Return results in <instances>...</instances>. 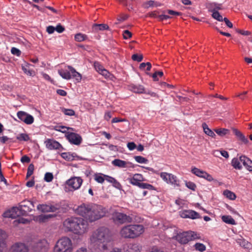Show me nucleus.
<instances>
[{
	"mask_svg": "<svg viewBox=\"0 0 252 252\" xmlns=\"http://www.w3.org/2000/svg\"><path fill=\"white\" fill-rule=\"evenodd\" d=\"M223 194L227 198L232 200H235L236 198V196L234 192L227 189L224 190Z\"/></svg>",
	"mask_w": 252,
	"mask_h": 252,
	"instance_id": "nucleus-31",
	"label": "nucleus"
},
{
	"mask_svg": "<svg viewBox=\"0 0 252 252\" xmlns=\"http://www.w3.org/2000/svg\"><path fill=\"white\" fill-rule=\"evenodd\" d=\"M215 131L220 136H223L229 133V130L226 128H217L215 129Z\"/></svg>",
	"mask_w": 252,
	"mask_h": 252,
	"instance_id": "nucleus-32",
	"label": "nucleus"
},
{
	"mask_svg": "<svg viewBox=\"0 0 252 252\" xmlns=\"http://www.w3.org/2000/svg\"><path fill=\"white\" fill-rule=\"evenodd\" d=\"M127 147L129 150H133L136 147V146L134 142H129L127 144Z\"/></svg>",
	"mask_w": 252,
	"mask_h": 252,
	"instance_id": "nucleus-62",
	"label": "nucleus"
},
{
	"mask_svg": "<svg viewBox=\"0 0 252 252\" xmlns=\"http://www.w3.org/2000/svg\"><path fill=\"white\" fill-rule=\"evenodd\" d=\"M249 158L247 157L245 155H242L240 156L239 159L240 161V163L242 162L244 166V167L246 166V164L247 163V162L248 161L249 159Z\"/></svg>",
	"mask_w": 252,
	"mask_h": 252,
	"instance_id": "nucleus-49",
	"label": "nucleus"
},
{
	"mask_svg": "<svg viewBox=\"0 0 252 252\" xmlns=\"http://www.w3.org/2000/svg\"><path fill=\"white\" fill-rule=\"evenodd\" d=\"M70 128V127H68L65 126H56L54 128V129L56 131H60L62 133H66L67 131Z\"/></svg>",
	"mask_w": 252,
	"mask_h": 252,
	"instance_id": "nucleus-40",
	"label": "nucleus"
},
{
	"mask_svg": "<svg viewBox=\"0 0 252 252\" xmlns=\"http://www.w3.org/2000/svg\"><path fill=\"white\" fill-rule=\"evenodd\" d=\"M215 152L220 153L221 155L226 158H227L229 157V154L226 151H224V150L216 151Z\"/></svg>",
	"mask_w": 252,
	"mask_h": 252,
	"instance_id": "nucleus-58",
	"label": "nucleus"
},
{
	"mask_svg": "<svg viewBox=\"0 0 252 252\" xmlns=\"http://www.w3.org/2000/svg\"><path fill=\"white\" fill-rule=\"evenodd\" d=\"M72 241L67 237H63L56 242L53 252H72Z\"/></svg>",
	"mask_w": 252,
	"mask_h": 252,
	"instance_id": "nucleus-5",
	"label": "nucleus"
},
{
	"mask_svg": "<svg viewBox=\"0 0 252 252\" xmlns=\"http://www.w3.org/2000/svg\"><path fill=\"white\" fill-rule=\"evenodd\" d=\"M157 18L160 21H163L164 20L168 19L170 18L171 17L167 15L161 14V15L158 16Z\"/></svg>",
	"mask_w": 252,
	"mask_h": 252,
	"instance_id": "nucleus-60",
	"label": "nucleus"
},
{
	"mask_svg": "<svg viewBox=\"0 0 252 252\" xmlns=\"http://www.w3.org/2000/svg\"><path fill=\"white\" fill-rule=\"evenodd\" d=\"M61 157L67 161H72L74 159V156L70 153H63Z\"/></svg>",
	"mask_w": 252,
	"mask_h": 252,
	"instance_id": "nucleus-33",
	"label": "nucleus"
},
{
	"mask_svg": "<svg viewBox=\"0 0 252 252\" xmlns=\"http://www.w3.org/2000/svg\"><path fill=\"white\" fill-rule=\"evenodd\" d=\"M135 160L140 163H146L148 161V159L142 156H135Z\"/></svg>",
	"mask_w": 252,
	"mask_h": 252,
	"instance_id": "nucleus-42",
	"label": "nucleus"
},
{
	"mask_svg": "<svg viewBox=\"0 0 252 252\" xmlns=\"http://www.w3.org/2000/svg\"><path fill=\"white\" fill-rule=\"evenodd\" d=\"M186 186L187 188H188L189 189L194 191L196 189V185L193 183V182H187L186 181Z\"/></svg>",
	"mask_w": 252,
	"mask_h": 252,
	"instance_id": "nucleus-45",
	"label": "nucleus"
},
{
	"mask_svg": "<svg viewBox=\"0 0 252 252\" xmlns=\"http://www.w3.org/2000/svg\"><path fill=\"white\" fill-rule=\"evenodd\" d=\"M129 182L132 185L138 186L140 182L138 181L133 176L132 177L128 178L127 179Z\"/></svg>",
	"mask_w": 252,
	"mask_h": 252,
	"instance_id": "nucleus-46",
	"label": "nucleus"
},
{
	"mask_svg": "<svg viewBox=\"0 0 252 252\" xmlns=\"http://www.w3.org/2000/svg\"><path fill=\"white\" fill-rule=\"evenodd\" d=\"M175 237L178 242L183 244H187L190 241L201 238L199 233L191 231L178 233Z\"/></svg>",
	"mask_w": 252,
	"mask_h": 252,
	"instance_id": "nucleus-7",
	"label": "nucleus"
},
{
	"mask_svg": "<svg viewBox=\"0 0 252 252\" xmlns=\"http://www.w3.org/2000/svg\"><path fill=\"white\" fill-rule=\"evenodd\" d=\"M123 36L125 39H128L132 36V33L128 30H125L123 32Z\"/></svg>",
	"mask_w": 252,
	"mask_h": 252,
	"instance_id": "nucleus-51",
	"label": "nucleus"
},
{
	"mask_svg": "<svg viewBox=\"0 0 252 252\" xmlns=\"http://www.w3.org/2000/svg\"><path fill=\"white\" fill-rule=\"evenodd\" d=\"M66 68L61 69L58 70V73L63 79L70 80L71 78L75 79L77 82H81L82 80L81 74L77 72L72 66L67 65Z\"/></svg>",
	"mask_w": 252,
	"mask_h": 252,
	"instance_id": "nucleus-6",
	"label": "nucleus"
},
{
	"mask_svg": "<svg viewBox=\"0 0 252 252\" xmlns=\"http://www.w3.org/2000/svg\"><path fill=\"white\" fill-rule=\"evenodd\" d=\"M104 175L101 174H95L94 176V179L97 183L102 184L105 181Z\"/></svg>",
	"mask_w": 252,
	"mask_h": 252,
	"instance_id": "nucleus-35",
	"label": "nucleus"
},
{
	"mask_svg": "<svg viewBox=\"0 0 252 252\" xmlns=\"http://www.w3.org/2000/svg\"><path fill=\"white\" fill-rule=\"evenodd\" d=\"M75 40L77 42H82L86 40L88 38L87 35L81 33H78L75 35Z\"/></svg>",
	"mask_w": 252,
	"mask_h": 252,
	"instance_id": "nucleus-30",
	"label": "nucleus"
},
{
	"mask_svg": "<svg viewBox=\"0 0 252 252\" xmlns=\"http://www.w3.org/2000/svg\"><path fill=\"white\" fill-rule=\"evenodd\" d=\"M93 31L94 32H98L99 31L108 30L109 26L105 24H94L92 26Z\"/></svg>",
	"mask_w": 252,
	"mask_h": 252,
	"instance_id": "nucleus-23",
	"label": "nucleus"
},
{
	"mask_svg": "<svg viewBox=\"0 0 252 252\" xmlns=\"http://www.w3.org/2000/svg\"><path fill=\"white\" fill-rule=\"evenodd\" d=\"M52 217V215H40L38 217V220L40 222H45L47 220L51 218Z\"/></svg>",
	"mask_w": 252,
	"mask_h": 252,
	"instance_id": "nucleus-47",
	"label": "nucleus"
},
{
	"mask_svg": "<svg viewBox=\"0 0 252 252\" xmlns=\"http://www.w3.org/2000/svg\"><path fill=\"white\" fill-rule=\"evenodd\" d=\"M60 205L56 204L55 205L51 204H39L37 206V209L43 213L55 212L60 209Z\"/></svg>",
	"mask_w": 252,
	"mask_h": 252,
	"instance_id": "nucleus-11",
	"label": "nucleus"
},
{
	"mask_svg": "<svg viewBox=\"0 0 252 252\" xmlns=\"http://www.w3.org/2000/svg\"><path fill=\"white\" fill-rule=\"evenodd\" d=\"M112 164L119 168H127L131 166L132 163L120 159H115L112 161Z\"/></svg>",
	"mask_w": 252,
	"mask_h": 252,
	"instance_id": "nucleus-20",
	"label": "nucleus"
},
{
	"mask_svg": "<svg viewBox=\"0 0 252 252\" xmlns=\"http://www.w3.org/2000/svg\"><path fill=\"white\" fill-rule=\"evenodd\" d=\"M34 170V166L32 163H31L28 166L26 179H28L33 174Z\"/></svg>",
	"mask_w": 252,
	"mask_h": 252,
	"instance_id": "nucleus-39",
	"label": "nucleus"
},
{
	"mask_svg": "<svg viewBox=\"0 0 252 252\" xmlns=\"http://www.w3.org/2000/svg\"><path fill=\"white\" fill-rule=\"evenodd\" d=\"M167 13L171 15L180 16L182 15V13L177 12L172 10H167Z\"/></svg>",
	"mask_w": 252,
	"mask_h": 252,
	"instance_id": "nucleus-57",
	"label": "nucleus"
},
{
	"mask_svg": "<svg viewBox=\"0 0 252 252\" xmlns=\"http://www.w3.org/2000/svg\"><path fill=\"white\" fill-rule=\"evenodd\" d=\"M212 17L217 20L218 21H223V18H222V16L220 14V13L217 11V10H215V9L213 10L212 11Z\"/></svg>",
	"mask_w": 252,
	"mask_h": 252,
	"instance_id": "nucleus-36",
	"label": "nucleus"
},
{
	"mask_svg": "<svg viewBox=\"0 0 252 252\" xmlns=\"http://www.w3.org/2000/svg\"><path fill=\"white\" fill-rule=\"evenodd\" d=\"M139 188L143 189H148L149 190H154L155 189V188L153 186L150 184L148 183H140L138 186H137Z\"/></svg>",
	"mask_w": 252,
	"mask_h": 252,
	"instance_id": "nucleus-34",
	"label": "nucleus"
},
{
	"mask_svg": "<svg viewBox=\"0 0 252 252\" xmlns=\"http://www.w3.org/2000/svg\"><path fill=\"white\" fill-rule=\"evenodd\" d=\"M30 64L28 63H26L25 65H22V69L25 74L29 76H32L34 73V71L29 68Z\"/></svg>",
	"mask_w": 252,
	"mask_h": 252,
	"instance_id": "nucleus-27",
	"label": "nucleus"
},
{
	"mask_svg": "<svg viewBox=\"0 0 252 252\" xmlns=\"http://www.w3.org/2000/svg\"><path fill=\"white\" fill-rule=\"evenodd\" d=\"M31 249L32 252H48L49 244L46 239H41L34 242Z\"/></svg>",
	"mask_w": 252,
	"mask_h": 252,
	"instance_id": "nucleus-9",
	"label": "nucleus"
},
{
	"mask_svg": "<svg viewBox=\"0 0 252 252\" xmlns=\"http://www.w3.org/2000/svg\"><path fill=\"white\" fill-rule=\"evenodd\" d=\"M223 21H224L225 24L228 27L230 28H232L233 27L232 23L230 21H229V20L227 18H224Z\"/></svg>",
	"mask_w": 252,
	"mask_h": 252,
	"instance_id": "nucleus-63",
	"label": "nucleus"
},
{
	"mask_svg": "<svg viewBox=\"0 0 252 252\" xmlns=\"http://www.w3.org/2000/svg\"><path fill=\"white\" fill-rule=\"evenodd\" d=\"M129 90L135 93L142 94L145 93L144 87L141 85L132 84L129 86Z\"/></svg>",
	"mask_w": 252,
	"mask_h": 252,
	"instance_id": "nucleus-21",
	"label": "nucleus"
},
{
	"mask_svg": "<svg viewBox=\"0 0 252 252\" xmlns=\"http://www.w3.org/2000/svg\"><path fill=\"white\" fill-rule=\"evenodd\" d=\"M136 180L139 182H142L145 181V178L143 177L142 175L140 174H135L133 176Z\"/></svg>",
	"mask_w": 252,
	"mask_h": 252,
	"instance_id": "nucleus-52",
	"label": "nucleus"
},
{
	"mask_svg": "<svg viewBox=\"0 0 252 252\" xmlns=\"http://www.w3.org/2000/svg\"><path fill=\"white\" fill-rule=\"evenodd\" d=\"M160 176L167 183L170 184L174 187H180V181L174 175L166 172H162L160 173Z\"/></svg>",
	"mask_w": 252,
	"mask_h": 252,
	"instance_id": "nucleus-10",
	"label": "nucleus"
},
{
	"mask_svg": "<svg viewBox=\"0 0 252 252\" xmlns=\"http://www.w3.org/2000/svg\"><path fill=\"white\" fill-rule=\"evenodd\" d=\"M202 178L205 179L206 180H207V181H208L209 182H211V181H212L214 180L213 177L210 174L207 173L206 172H205L204 175L203 176Z\"/></svg>",
	"mask_w": 252,
	"mask_h": 252,
	"instance_id": "nucleus-54",
	"label": "nucleus"
},
{
	"mask_svg": "<svg viewBox=\"0 0 252 252\" xmlns=\"http://www.w3.org/2000/svg\"><path fill=\"white\" fill-rule=\"evenodd\" d=\"M55 31V28L52 26H49L47 27L46 31L49 34L53 33Z\"/></svg>",
	"mask_w": 252,
	"mask_h": 252,
	"instance_id": "nucleus-61",
	"label": "nucleus"
},
{
	"mask_svg": "<svg viewBox=\"0 0 252 252\" xmlns=\"http://www.w3.org/2000/svg\"><path fill=\"white\" fill-rule=\"evenodd\" d=\"M75 212L91 222L100 219L106 214L103 207L95 204L83 203L75 209Z\"/></svg>",
	"mask_w": 252,
	"mask_h": 252,
	"instance_id": "nucleus-1",
	"label": "nucleus"
},
{
	"mask_svg": "<svg viewBox=\"0 0 252 252\" xmlns=\"http://www.w3.org/2000/svg\"><path fill=\"white\" fill-rule=\"evenodd\" d=\"M179 215L183 218H189L192 220L201 218L199 213L192 210H184L179 212Z\"/></svg>",
	"mask_w": 252,
	"mask_h": 252,
	"instance_id": "nucleus-13",
	"label": "nucleus"
},
{
	"mask_svg": "<svg viewBox=\"0 0 252 252\" xmlns=\"http://www.w3.org/2000/svg\"><path fill=\"white\" fill-rule=\"evenodd\" d=\"M30 139L29 136L26 133H21L17 136V139L19 141H28Z\"/></svg>",
	"mask_w": 252,
	"mask_h": 252,
	"instance_id": "nucleus-37",
	"label": "nucleus"
},
{
	"mask_svg": "<svg viewBox=\"0 0 252 252\" xmlns=\"http://www.w3.org/2000/svg\"><path fill=\"white\" fill-rule=\"evenodd\" d=\"M63 226L66 231L72 232L74 234L81 235L86 233L88 229V224L84 219L71 217L65 219Z\"/></svg>",
	"mask_w": 252,
	"mask_h": 252,
	"instance_id": "nucleus-2",
	"label": "nucleus"
},
{
	"mask_svg": "<svg viewBox=\"0 0 252 252\" xmlns=\"http://www.w3.org/2000/svg\"><path fill=\"white\" fill-rule=\"evenodd\" d=\"M202 126L205 134L212 137H215L216 136V134L214 131L209 128L208 125L205 123H203Z\"/></svg>",
	"mask_w": 252,
	"mask_h": 252,
	"instance_id": "nucleus-25",
	"label": "nucleus"
},
{
	"mask_svg": "<svg viewBox=\"0 0 252 252\" xmlns=\"http://www.w3.org/2000/svg\"><path fill=\"white\" fill-rule=\"evenodd\" d=\"M64 30V28L60 24H58L56 27H55V31H56L59 33H62Z\"/></svg>",
	"mask_w": 252,
	"mask_h": 252,
	"instance_id": "nucleus-55",
	"label": "nucleus"
},
{
	"mask_svg": "<svg viewBox=\"0 0 252 252\" xmlns=\"http://www.w3.org/2000/svg\"><path fill=\"white\" fill-rule=\"evenodd\" d=\"M62 111L64 114V115L69 116H74L75 114V111L72 109L63 108H62Z\"/></svg>",
	"mask_w": 252,
	"mask_h": 252,
	"instance_id": "nucleus-41",
	"label": "nucleus"
},
{
	"mask_svg": "<svg viewBox=\"0 0 252 252\" xmlns=\"http://www.w3.org/2000/svg\"><path fill=\"white\" fill-rule=\"evenodd\" d=\"M233 131L235 135L243 143H244L245 144H248L249 143V140L245 136V135L241 131L235 128L233 129Z\"/></svg>",
	"mask_w": 252,
	"mask_h": 252,
	"instance_id": "nucleus-22",
	"label": "nucleus"
},
{
	"mask_svg": "<svg viewBox=\"0 0 252 252\" xmlns=\"http://www.w3.org/2000/svg\"><path fill=\"white\" fill-rule=\"evenodd\" d=\"M131 59L134 61L140 62L143 60V56L142 55H138L137 54H135L132 56Z\"/></svg>",
	"mask_w": 252,
	"mask_h": 252,
	"instance_id": "nucleus-44",
	"label": "nucleus"
},
{
	"mask_svg": "<svg viewBox=\"0 0 252 252\" xmlns=\"http://www.w3.org/2000/svg\"><path fill=\"white\" fill-rule=\"evenodd\" d=\"M245 167L249 171L252 172V160L249 158Z\"/></svg>",
	"mask_w": 252,
	"mask_h": 252,
	"instance_id": "nucleus-50",
	"label": "nucleus"
},
{
	"mask_svg": "<svg viewBox=\"0 0 252 252\" xmlns=\"http://www.w3.org/2000/svg\"><path fill=\"white\" fill-rule=\"evenodd\" d=\"M41 74L42 77L45 80H47V81L50 82L51 83H53V80L51 78V77L49 76V75H48L47 74L44 73V72H41Z\"/></svg>",
	"mask_w": 252,
	"mask_h": 252,
	"instance_id": "nucleus-56",
	"label": "nucleus"
},
{
	"mask_svg": "<svg viewBox=\"0 0 252 252\" xmlns=\"http://www.w3.org/2000/svg\"><path fill=\"white\" fill-rule=\"evenodd\" d=\"M191 171L193 174L200 178H203V176L205 173V171L200 170L196 167L192 168Z\"/></svg>",
	"mask_w": 252,
	"mask_h": 252,
	"instance_id": "nucleus-29",
	"label": "nucleus"
},
{
	"mask_svg": "<svg viewBox=\"0 0 252 252\" xmlns=\"http://www.w3.org/2000/svg\"><path fill=\"white\" fill-rule=\"evenodd\" d=\"M17 115L18 118L21 121L24 122L25 124L27 125H31L33 123V117L32 115L24 111L18 112Z\"/></svg>",
	"mask_w": 252,
	"mask_h": 252,
	"instance_id": "nucleus-14",
	"label": "nucleus"
},
{
	"mask_svg": "<svg viewBox=\"0 0 252 252\" xmlns=\"http://www.w3.org/2000/svg\"><path fill=\"white\" fill-rule=\"evenodd\" d=\"M68 141L72 144L79 145L82 142V139L81 136L74 132H70L66 136Z\"/></svg>",
	"mask_w": 252,
	"mask_h": 252,
	"instance_id": "nucleus-17",
	"label": "nucleus"
},
{
	"mask_svg": "<svg viewBox=\"0 0 252 252\" xmlns=\"http://www.w3.org/2000/svg\"><path fill=\"white\" fill-rule=\"evenodd\" d=\"M44 179L47 182H51L53 179V174L50 172L46 173L44 176Z\"/></svg>",
	"mask_w": 252,
	"mask_h": 252,
	"instance_id": "nucleus-43",
	"label": "nucleus"
},
{
	"mask_svg": "<svg viewBox=\"0 0 252 252\" xmlns=\"http://www.w3.org/2000/svg\"><path fill=\"white\" fill-rule=\"evenodd\" d=\"M82 180L80 177H73L68 180L66 184L69 187L72 188L73 190L78 189L82 184Z\"/></svg>",
	"mask_w": 252,
	"mask_h": 252,
	"instance_id": "nucleus-15",
	"label": "nucleus"
},
{
	"mask_svg": "<svg viewBox=\"0 0 252 252\" xmlns=\"http://www.w3.org/2000/svg\"><path fill=\"white\" fill-rule=\"evenodd\" d=\"M221 220L227 224L232 225H235L236 224L235 220L230 216H222L221 217Z\"/></svg>",
	"mask_w": 252,
	"mask_h": 252,
	"instance_id": "nucleus-26",
	"label": "nucleus"
},
{
	"mask_svg": "<svg viewBox=\"0 0 252 252\" xmlns=\"http://www.w3.org/2000/svg\"><path fill=\"white\" fill-rule=\"evenodd\" d=\"M11 53L13 55L19 56L21 54V51L17 48L12 47L11 49Z\"/></svg>",
	"mask_w": 252,
	"mask_h": 252,
	"instance_id": "nucleus-53",
	"label": "nucleus"
},
{
	"mask_svg": "<svg viewBox=\"0 0 252 252\" xmlns=\"http://www.w3.org/2000/svg\"><path fill=\"white\" fill-rule=\"evenodd\" d=\"M195 250L201 252H203L206 250V246L202 243H196L194 246Z\"/></svg>",
	"mask_w": 252,
	"mask_h": 252,
	"instance_id": "nucleus-38",
	"label": "nucleus"
},
{
	"mask_svg": "<svg viewBox=\"0 0 252 252\" xmlns=\"http://www.w3.org/2000/svg\"><path fill=\"white\" fill-rule=\"evenodd\" d=\"M4 217L6 218H15L22 215V211L20 207H14L11 210L4 213Z\"/></svg>",
	"mask_w": 252,
	"mask_h": 252,
	"instance_id": "nucleus-18",
	"label": "nucleus"
},
{
	"mask_svg": "<svg viewBox=\"0 0 252 252\" xmlns=\"http://www.w3.org/2000/svg\"><path fill=\"white\" fill-rule=\"evenodd\" d=\"M111 240L110 231L105 227H100L94 230L90 238L91 245L94 247H98L100 244H103L102 247L104 250L107 249L106 244L110 242Z\"/></svg>",
	"mask_w": 252,
	"mask_h": 252,
	"instance_id": "nucleus-3",
	"label": "nucleus"
},
{
	"mask_svg": "<svg viewBox=\"0 0 252 252\" xmlns=\"http://www.w3.org/2000/svg\"><path fill=\"white\" fill-rule=\"evenodd\" d=\"M104 177H105V180L107 181L108 182L111 183L112 184L113 182L114 181L115 178L112 177L111 176L104 175Z\"/></svg>",
	"mask_w": 252,
	"mask_h": 252,
	"instance_id": "nucleus-64",
	"label": "nucleus"
},
{
	"mask_svg": "<svg viewBox=\"0 0 252 252\" xmlns=\"http://www.w3.org/2000/svg\"><path fill=\"white\" fill-rule=\"evenodd\" d=\"M30 161V158L26 155L23 156L21 158V161L22 163H29Z\"/></svg>",
	"mask_w": 252,
	"mask_h": 252,
	"instance_id": "nucleus-59",
	"label": "nucleus"
},
{
	"mask_svg": "<svg viewBox=\"0 0 252 252\" xmlns=\"http://www.w3.org/2000/svg\"><path fill=\"white\" fill-rule=\"evenodd\" d=\"M11 251L13 252H29V249L23 243H16L11 247Z\"/></svg>",
	"mask_w": 252,
	"mask_h": 252,
	"instance_id": "nucleus-19",
	"label": "nucleus"
},
{
	"mask_svg": "<svg viewBox=\"0 0 252 252\" xmlns=\"http://www.w3.org/2000/svg\"><path fill=\"white\" fill-rule=\"evenodd\" d=\"M231 164L235 169L240 170L242 168V166L241 164L239 158H233L231 161Z\"/></svg>",
	"mask_w": 252,
	"mask_h": 252,
	"instance_id": "nucleus-28",
	"label": "nucleus"
},
{
	"mask_svg": "<svg viewBox=\"0 0 252 252\" xmlns=\"http://www.w3.org/2000/svg\"><path fill=\"white\" fill-rule=\"evenodd\" d=\"M19 207L22 211V215H27L33 210L34 206L33 201L27 200L22 202Z\"/></svg>",
	"mask_w": 252,
	"mask_h": 252,
	"instance_id": "nucleus-12",
	"label": "nucleus"
},
{
	"mask_svg": "<svg viewBox=\"0 0 252 252\" xmlns=\"http://www.w3.org/2000/svg\"><path fill=\"white\" fill-rule=\"evenodd\" d=\"M45 144L46 148L50 150L63 149L62 146L59 142L53 139H47L45 141Z\"/></svg>",
	"mask_w": 252,
	"mask_h": 252,
	"instance_id": "nucleus-16",
	"label": "nucleus"
},
{
	"mask_svg": "<svg viewBox=\"0 0 252 252\" xmlns=\"http://www.w3.org/2000/svg\"><path fill=\"white\" fill-rule=\"evenodd\" d=\"M112 219L117 224H123L130 223L132 221V218L129 215L118 210H114L112 213Z\"/></svg>",
	"mask_w": 252,
	"mask_h": 252,
	"instance_id": "nucleus-8",
	"label": "nucleus"
},
{
	"mask_svg": "<svg viewBox=\"0 0 252 252\" xmlns=\"http://www.w3.org/2000/svg\"><path fill=\"white\" fill-rule=\"evenodd\" d=\"M163 75V73L161 71H158L155 72L152 75L153 79L154 81H158V76L159 77H162Z\"/></svg>",
	"mask_w": 252,
	"mask_h": 252,
	"instance_id": "nucleus-48",
	"label": "nucleus"
},
{
	"mask_svg": "<svg viewBox=\"0 0 252 252\" xmlns=\"http://www.w3.org/2000/svg\"><path fill=\"white\" fill-rule=\"evenodd\" d=\"M144 231V228L141 224H129L123 227L120 234L125 238L134 239L139 236Z\"/></svg>",
	"mask_w": 252,
	"mask_h": 252,
	"instance_id": "nucleus-4",
	"label": "nucleus"
},
{
	"mask_svg": "<svg viewBox=\"0 0 252 252\" xmlns=\"http://www.w3.org/2000/svg\"><path fill=\"white\" fill-rule=\"evenodd\" d=\"M6 237L5 232L0 229V252H2L4 248L5 247L4 240Z\"/></svg>",
	"mask_w": 252,
	"mask_h": 252,
	"instance_id": "nucleus-24",
	"label": "nucleus"
}]
</instances>
